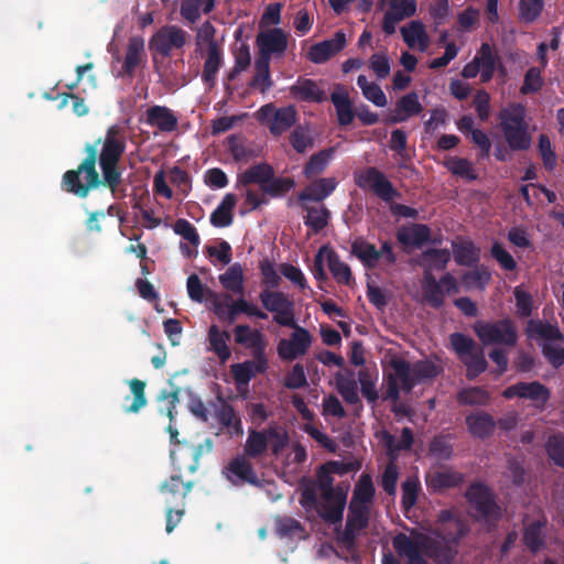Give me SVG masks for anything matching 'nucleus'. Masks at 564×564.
I'll return each instance as SVG.
<instances>
[{"instance_id": "nucleus-1", "label": "nucleus", "mask_w": 564, "mask_h": 564, "mask_svg": "<svg viewBox=\"0 0 564 564\" xmlns=\"http://www.w3.org/2000/svg\"><path fill=\"white\" fill-rule=\"evenodd\" d=\"M127 148V135L118 124L110 126L104 138L85 144L86 158L75 170L63 174L64 189L80 198L91 189L106 186L116 192L121 183L119 162Z\"/></svg>"}, {"instance_id": "nucleus-2", "label": "nucleus", "mask_w": 564, "mask_h": 564, "mask_svg": "<svg viewBox=\"0 0 564 564\" xmlns=\"http://www.w3.org/2000/svg\"><path fill=\"white\" fill-rule=\"evenodd\" d=\"M468 533V527L454 511L445 509L437 516V528L431 535L412 532L411 535L398 533L392 539L394 551L406 564H429V557L437 564H452L457 555L456 545Z\"/></svg>"}, {"instance_id": "nucleus-3", "label": "nucleus", "mask_w": 564, "mask_h": 564, "mask_svg": "<svg viewBox=\"0 0 564 564\" xmlns=\"http://www.w3.org/2000/svg\"><path fill=\"white\" fill-rule=\"evenodd\" d=\"M464 496L474 518L482 522L489 531L496 530L502 519L503 510L496 501V495L491 488L482 481H474L467 487Z\"/></svg>"}, {"instance_id": "nucleus-4", "label": "nucleus", "mask_w": 564, "mask_h": 564, "mask_svg": "<svg viewBox=\"0 0 564 564\" xmlns=\"http://www.w3.org/2000/svg\"><path fill=\"white\" fill-rule=\"evenodd\" d=\"M390 366L405 392L412 391L415 384L434 379L440 373L438 367L431 360H419L411 366L402 358H393Z\"/></svg>"}, {"instance_id": "nucleus-5", "label": "nucleus", "mask_w": 564, "mask_h": 564, "mask_svg": "<svg viewBox=\"0 0 564 564\" xmlns=\"http://www.w3.org/2000/svg\"><path fill=\"white\" fill-rule=\"evenodd\" d=\"M473 328L484 346L503 345L513 347L518 341L516 324L509 317L494 322L477 321Z\"/></svg>"}, {"instance_id": "nucleus-6", "label": "nucleus", "mask_w": 564, "mask_h": 564, "mask_svg": "<svg viewBox=\"0 0 564 564\" xmlns=\"http://www.w3.org/2000/svg\"><path fill=\"white\" fill-rule=\"evenodd\" d=\"M254 116L260 123L268 126L274 137L286 132L297 121V110L292 105L276 108L273 102H269L261 106Z\"/></svg>"}, {"instance_id": "nucleus-7", "label": "nucleus", "mask_w": 564, "mask_h": 564, "mask_svg": "<svg viewBox=\"0 0 564 564\" xmlns=\"http://www.w3.org/2000/svg\"><path fill=\"white\" fill-rule=\"evenodd\" d=\"M351 254L360 260L362 265L372 270L377 268L380 259H383L387 264H394L397 262V254L390 241L386 240L381 243L378 250L373 243L365 240L364 238H356L351 242Z\"/></svg>"}, {"instance_id": "nucleus-8", "label": "nucleus", "mask_w": 564, "mask_h": 564, "mask_svg": "<svg viewBox=\"0 0 564 564\" xmlns=\"http://www.w3.org/2000/svg\"><path fill=\"white\" fill-rule=\"evenodd\" d=\"M189 34L177 25L160 28L150 39L149 48L154 55L170 57L173 50H181L187 43Z\"/></svg>"}, {"instance_id": "nucleus-9", "label": "nucleus", "mask_w": 564, "mask_h": 564, "mask_svg": "<svg viewBox=\"0 0 564 564\" xmlns=\"http://www.w3.org/2000/svg\"><path fill=\"white\" fill-rule=\"evenodd\" d=\"M355 183L361 189H370L384 202H390L399 196L392 183L375 166L366 167L359 173H356Z\"/></svg>"}, {"instance_id": "nucleus-10", "label": "nucleus", "mask_w": 564, "mask_h": 564, "mask_svg": "<svg viewBox=\"0 0 564 564\" xmlns=\"http://www.w3.org/2000/svg\"><path fill=\"white\" fill-rule=\"evenodd\" d=\"M259 57L270 62L272 55L281 56L288 48V34L280 28H273L257 35Z\"/></svg>"}, {"instance_id": "nucleus-11", "label": "nucleus", "mask_w": 564, "mask_h": 564, "mask_svg": "<svg viewBox=\"0 0 564 564\" xmlns=\"http://www.w3.org/2000/svg\"><path fill=\"white\" fill-rule=\"evenodd\" d=\"M312 344V337L307 329L296 326L290 339H282L278 345V354L283 360L292 361L303 356Z\"/></svg>"}, {"instance_id": "nucleus-12", "label": "nucleus", "mask_w": 564, "mask_h": 564, "mask_svg": "<svg viewBox=\"0 0 564 564\" xmlns=\"http://www.w3.org/2000/svg\"><path fill=\"white\" fill-rule=\"evenodd\" d=\"M235 341L251 351L254 359H260L264 364L267 341L259 329H252L247 324L237 325L234 328Z\"/></svg>"}, {"instance_id": "nucleus-13", "label": "nucleus", "mask_w": 564, "mask_h": 564, "mask_svg": "<svg viewBox=\"0 0 564 564\" xmlns=\"http://www.w3.org/2000/svg\"><path fill=\"white\" fill-rule=\"evenodd\" d=\"M505 399H513L516 397L521 399H529L533 402L540 403L544 406L551 398L550 390L539 381L532 382H517L509 386L502 391Z\"/></svg>"}, {"instance_id": "nucleus-14", "label": "nucleus", "mask_w": 564, "mask_h": 564, "mask_svg": "<svg viewBox=\"0 0 564 564\" xmlns=\"http://www.w3.org/2000/svg\"><path fill=\"white\" fill-rule=\"evenodd\" d=\"M346 46V34L337 31L329 40L322 41L310 47L308 59L314 64H323Z\"/></svg>"}, {"instance_id": "nucleus-15", "label": "nucleus", "mask_w": 564, "mask_h": 564, "mask_svg": "<svg viewBox=\"0 0 564 564\" xmlns=\"http://www.w3.org/2000/svg\"><path fill=\"white\" fill-rule=\"evenodd\" d=\"M465 481V475L452 468L427 471L425 482L434 492H443L459 487Z\"/></svg>"}, {"instance_id": "nucleus-16", "label": "nucleus", "mask_w": 564, "mask_h": 564, "mask_svg": "<svg viewBox=\"0 0 564 564\" xmlns=\"http://www.w3.org/2000/svg\"><path fill=\"white\" fill-rule=\"evenodd\" d=\"M144 40L143 37L135 35L131 36L128 41L126 48V55L123 58L121 70L119 76L130 77L134 76L135 69L145 61Z\"/></svg>"}, {"instance_id": "nucleus-17", "label": "nucleus", "mask_w": 564, "mask_h": 564, "mask_svg": "<svg viewBox=\"0 0 564 564\" xmlns=\"http://www.w3.org/2000/svg\"><path fill=\"white\" fill-rule=\"evenodd\" d=\"M474 59L477 62L480 68V82L488 83L492 79L497 66L503 72V66L500 61V56L494 50V47L485 42L481 44Z\"/></svg>"}, {"instance_id": "nucleus-18", "label": "nucleus", "mask_w": 564, "mask_h": 564, "mask_svg": "<svg viewBox=\"0 0 564 564\" xmlns=\"http://www.w3.org/2000/svg\"><path fill=\"white\" fill-rule=\"evenodd\" d=\"M290 95L305 102H324L327 99L325 90L313 79L300 77L294 85L290 87Z\"/></svg>"}, {"instance_id": "nucleus-19", "label": "nucleus", "mask_w": 564, "mask_h": 564, "mask_svg": "<svg viewBox=\"0 0 564 564\" xmlns=\"http://www.w3.org/2000/svg\"><path fill=\"white\" fill-rule=\"evenodd\" d=\"M269 367L268 358L264 364L260 359L246 360L230 366V372L238 388L248 387L250 381L258 375L264 373Z\"/></svg>"}, {"instance_id": "nucleus-20", "label": "nucleus", "mask_w": 564, "mask_h": 564, "mask_svg": "<svg viewBox=\"0 0 564 564\" xmlns=\"http://www.w3.org/2000/svg\"><path fill=\"white\" fill-rule=\"evenodd\" d=\"M347 495L343 490H338V494L329 499H323V502L318 508V514L321 518L329 524H340L343 521V514L346 507Z\"/></svg>"}, {"instance_id": "nucleus-21", "label": "nucleus", "mask_w": 564, "mask_h": 564, "mask_svg": "<svg viewBox=\"0 0 564 564\" xmlns=\"http://www.w3.org/2000/svg\"><path fill=\"white\" fill-rule=\"evenodd\" d=\"M145 116V123L151 127H156L162 132L174 131L177 127V117L165 106L155 105L149 107Z\"/></svg>"}, {"instance_id": "nucleus-22", "label": "nucleus", "mask_w": 564, "mask_h": 564, "mask_svg": "<svg viewBox=\"0 0 564 564\" xmlns=\"http://www.w3.org/2000/svg\"><path fill=\"white\" fill-rule=\"evenodd\" d=\"M330 101L336 109L338 124L340 127L349 126L354 121L356 112L347 90L338 85L336 90L330 94Z\"/></svg>"}, {"instance_id": "nucleus-23", "label": "nucleus", "mask_w": 564, "mask_h": 564, "mask_svg": "<svg viewBox=\"0 0 564 564\" xmlns=\"http://www.w3.org/2000/svg\"><path fill=\"white\" fill-rule=\"evenodd\" d=\"M397 239L405 247L421 248L430 241L431 228L425 224L402 227L397 232Z\"/></svg>"}, {"instance_id": "nucleus-24", "label": "nucleus", "mask_w": 564, "mask_h": 564, "mask_svg": "<svg viewBox=\"0 0 564 564\" xmlns=\"http://www.w3.org/2000/svg\"><path fill=\"white\" fill-rule=\"evenodd\" d=\"M207 339L209 344L208 349L218 357L220 362L225 364L228 361L231 357V350L228 346L230 340L229 332L221 330L217 325L213 324L208 328Z\"/></svg>"}, {"instance_id": "nucleus-25", "label": "nucleus", "mask_w": 564, "mask_h": 564, "mask_svg": "<svg viewBox=\"0 0 564 564\" xmlns=\"http://www.w3.org/2000/svg\"><path fill=\"white\" fill-rule=\"evenodd\" d=\"M545 519H538L529 524H527L523 529L522 541L527 549L532 553H538L540 550L545 547V532L544 529L546 527Z\"/></svg>"}, {"instance_id": "nucleus-26", "label": "nucleus", "mask_w": 564, "mask_h": 564, "mask_svg": "<svg viewBox=\"0 0 564 564\" xmlns=\"http://www.w3.org/2000/svg\"><path fill=\"white\" fill-rule=\"evenodd\" d=\"M322 252H325L328 269L337 283L350 285L352 273L349 265L341 261L338 253L328 246H322Z\"/></svg>"}, {"instance_id": "nucleus-27", "label": "nucleus", "mask_w": 564, "mask_h": 564, "mask_svg": "<svg viewBox=\"0 0 564 564\" xmlns=\"http://www.w3.org/2000/svg\"><path fill=\"white\" fill-rule=\"evenodd\" d=\"M466 425L471 435L484 440L494 434L496 421L487 412L474 413L466 416Z\"/></svg>"}, {"instance_id": "nucleus-28", "label": "nucleus", "mask_w": 564, "mask_h": 564, "mask_svg": "<svg viewBox=\"0 0 564 564\" xmlns=\"http://www.w3.org/2000/svg\"><path fill=\"white\" fill-rule=\"evenodd\" d=\"M336 188V181L330 177L318 178L306 186L300 194L301 202H322L328 197Z\"/></svg>"}, {"instance_id": "nucleus-29", "label": "nucleus", "mask_w": 564, "mask_h": 564, "mask_svg": "<svg viewBox=\"0 0 564 564\" xmlns=\"http://www.w3.org/2000/svg\"><path fill=\"white\" fill-rule=\"evenodd\" d=\"M505 141L511 151H527L532 143L529 123L517 127H509L501 130Z\"/></svg>"}, {"instance_id": "nucleus-30", "label": "nucleus", "mask_w": 564, "mask_h": 564, "mask_svg": "<svg viewBox=\"0 0 564 564\" xmlns=\"http://www.w3.org/2000/svg\"><path fill=\"white\" fill-rule=\"evenodd\" d=\"M422 291L425 302L433 308H441L444 305L445 295L441 281H437L430 270L423 274Z\"/></svg>"}, {"instance_id": "nucleus-31", "label": "nucleus", "mask_w": 564, "mask_h": 564, "mask_svg": "<svg viewBox=\"0 0 564 564\" xmlns=\"http://www.w3.org/2000/svg\"><path fill=\"white\" fill-rule=\"evenodd\" d=\"M223 65V51L220 47H207L206 59L204 62L202 80L209 88L216 85L217 74Z\"/></svg>"}, {"instance_id": "nucleus-32", "label": "nucleus", "mask_w": 564, "mask_h": 564, "mask_svg": "<svg viewBox=\"0 0 564 564\" xmlns=\"http://www.w3.org/2000/svg\"><path fill=\"white\" fill-rule=\"evenodd\" d=\"M237 204V196L228 193L210 215V224L217 228H225L232 224V210Z\"/></svg>"}, {"instance_id": "nucleus-33", "label": "nucleus", "mask_w": 564, "mask_h": 564, "mask_svg": "<svg viewBox=\"0 0 564 564\" xmlns=\"http://www.w3.org/2000/svg\"><path fill=\"white\" fill-rule=\"evenodd\" d=\"M273 167L265 162L254 164L247 169L242 174L239 175V183L242 186L251 184H258L260 189L264 186L268 181L273 176Z\"/></svg>"}, {"instance_id": "nucleus-34", "label": "nucleus", "mask_w": 564, "mask_h": 564, "mask_svg": "<svg viewBox=\"0 0 564 564\" xmlns=\"http://www.w3.org/2000/svg\"><path fill=\"white\" fill-rule=\"evenodd\" d=\"M500 130L509 127H517L529 123L527 120V109L521 102H510L498 113Z\"/></svg>"}, {"instance_id": "nucleus-35", "label": "nucleus", "mask_w": 564, "mask_h": 564, "mask_svg": "<svg viewBox=\"0 0 564 564\" xmlns=\"http://www.w3.org/2000/svg\"><path fill=\"white\" fill-rule=\"evenodd\" d=\"M220 405L216 411L218 423L226 427L232 429L234 434L240 435L243 433L241 419L237 415L234 406L226 402L221 397L218 398Z\"/></svg>"}, {"instance_id": "nucleus-36", "label": "nucleus", "mask_w": 564, "mask_h": 564, "mask_svg": "<svg viewBox=\"0 0 564 564\" xmlns=\"http://www.w3.org/2000/svg\"><path fill=\"white\" fill-rule=\"evenodd\" d=\"M303 209L307 215L304 217V224L311 228L313 234H318L328 225L330 212L323 206H307L303 205Z\"/></svg>"}, {"instance_id": "nucleus-37", "label": "nucleus", "mask_w": 564, "mask_h": 564, "mask_svg": "<svg viewBox=\"0 0 564 564\" xmlns=\"http://www.w3.org/2000/svg\"><path fill=\"white\" fill-rule=\"evenodd\" d=\"M243 270L239 263L231 264L225 273L219 275L223 288L234 294H243Z\"/></svg>"}, {"instance_id": "nucleus-38", "label": "nucleus", "mask_w": 564, "mask_h": 564, "mask_svg": "<svg viewBox=\"0 0 564 564\" xmlns=\"http://www.w3.org/2000/svg\"><path fill=\"white\" fill-rule=\"evenodd\" d=\"M336 390L341 395L344 401L351 405H359L362 408L360 398L358 395V384L352 377H346L338 372L335 376Z\"/></svg>"}, {"instance_id": "nucleus-39", "label": "nucleus", "mask_w": 564, "mask_h": 564, "mask_svg": "<svg viewBox=\"0 0 564 564\" xmlns=\"http://www.w3.org/2000/svg\"><path fill=\"white\" fill-rule=\"evenodd\" d=\"M401 34L409 47H414L417 44L420 51L426 50L429 37L422 22L412 21L408 28L401 29Z\"/></svg>"}, {"instance_id": "nucleus-40", "label": "nucleus", "mask_w": 564, "mask_h": 564, "mask_svg": "<svg viewBox=\"0 0 564 564\" xmlns=\"http://www.w3.org/2000/svg\"><path fill=\"white\" fill-rule=\"evenodd\" d=\"M525 332L531 338H541L544 340H561L563 338V335L556 326L543 321L530 319Z\"/></svg>"}, {"instance_id": "nucleus-41", "label": "nucleus", "mask_w": 564, "mask_h": 564, "mask_svg": "<svg viewBox=\"0 0 564 564\" xmlns=\"http://www.w3.org/2000/svg\"><path fill=\"white\" fill-rule=\"evenodd\" d=\"M228 470L241 481L250 485H258L259 479L252 464L245 456L232 458L228 465Z\"/></svg>"}, {"instance_id": "nucleus-42", "label": "nucleus", "mask_w": 564, "mask_h": 564, "mask_svg": "<svg viewBox=\"0 0 564 564\" xmlns=\"http://www.w3.org/2000/svg\"><path fill=\"white\" fill-rule=\"evenodd\" d=\"M254 68L256 75L250 82V87L258 89L261 94H264L273 85L270 74V62H268L265 57L257 58Z\"/></svg>"}, {"instance_id": "nucleus-43", "label": "nucleus", "mask_w": 564, "mask_h": 564, "mask_svg": "<svg viewBox=\"0 0 564 564\" xmlns=\"http://www.w3.org/2000/svg\"><path fill=\"white\" fill-rule=\"evenodd\" d=\"M454 259L459 265L471 267L479 262V249L470 241L453 245Z\"/></svg>"}, {"instance_id": "nucleus-44", "label": "nucleus", "mask_w": 564, "mask_h": 564, "mask_svg": "<svg viewBox=\"0 0 564 564\" xmlns=\"http://www.w3.org/2000/svg\"><path fill=\"white\" fill-rule=\"evenodd\" d=\"M375 492L376 490L371 476L368 474H362L359 481L356 484L350 501H356L357 503L369 506L375 497Z\"/></svg>"}, {"instance_id": "nucleus-45", "label": "nucleus", "mask_w": 564, "mask_h": 564, "mask_svg": "<svg viewBox=\"0 0 564 564\" xmlns=\"http://www.w3.org/2000/svg\"><path fill=\"white\" fill-rule=\"evenodd\" d=\"M262 306L273 313L285 306H293V302L280 291L263 290L259 294Z\"/></svg>"}, {"instance_id": "nucleus-46", "label": "nucleus", "mask_w": 564, "mask_h": 564, "mask_svg": "<svg viewBox=\"0 0 564 564\" xmlns=\"http://www.w3.org/2000/svg\"><path fill=\"white\" fill-rule=\"evenodd\" d=\"M467 369L466 377L474 380L487 369V360L481 349L476 348L470 355L463 357L460 360Z\"/></svg>"}, {"instance_id": "nucleus-47", "label": "nucleus", "mask_w": 564, "mask_h": 564, "mask_svg": "<svg viewBox=\"0 0 564 564\" xmlns=\"http://www.w3.org/2000/svg\"><path fill=\"white\" fill-rule=\"evenodd\" d=\"M489 400L488 391L481 387L465 388L457 394L458 403L464 405H486Z\"/></svg>"}, {"instance_id": "nucleus-48", "label": "nucleus", "mask_w": 564, "mask_h": 564, "mask_svg": "<svg viewBox=\"0 0 564 564\" xmlns=\"http://www.w3.org/2000/svg\"><path fill=\"white\" fill-rule=\"evenodd\" d=\"M386 446L389 454H394L401 451H409L412 448L414 443L413 431L410 427H403L401 431L400 441L395 442V438L390 433L386 432L383 435Z\"/></svg>"}, {"instance_id": "nucleus-49", "label": "nucleus", "mask_w": 564, "mask_h": 564, "mask_svg": "<svg viewBox=\"0 0 564 564\" xmlns=\"http://www.w3.org/2000/svg\"><path fill=\"white\" fill-rule=\"evenodd\" d=\"M268 448L267 434L260 431L250 430L245 444V453L248 457L257 458L265 453Z\"/></svg>"}, {"instance_id": "nucleus-50", "label": "nucleus", "mask_w": 564, "mask_h": 564, "mask_svg": "<svg viewBox=\"0 0 564 564\" xmlns=\"http://www.w3.org/2000/svg\"><path fill=\"white\" fill-rule=\"evenodd\" d=\"M369 506H364L357 503L356 501H350L346 523L349 524V527L364 530L369 524Z\"/></svg>"}, {"instance_id": "nucleus-51", "label": "nucleus", "mask_w": 564, "mask_h": 564, "mask_svg": "<svg viewBox=\"0 0 564 564\" xmlns=\"http://www.w3.org/2000/svg\"><path fill=\"white\" fill-rule=\"evenodd\" d=\"M333 154V149H325L313 154L304 166V175L311 178L321 174L327 166Z\"/></svg>"}, {"instance_id": "nucleus-52", "label": "nucleus", "mask_w": 564, "mask_h": 564, "mask_svg": "<svg viewBox=\"0 0 564 564\" xmlns=\"http://www.w3.org/2000/svg\"><path fill=\"white\" fill-rule=\"evenodd\" d=\"M295 185V182L291 177H275L273 176L264 184L261 188L263 195L270 197H282L289 193Z\"/></svg>"}, {"instance_id": "nucleus-53", "label": "nucleus", "mask_w": 564, "mask_h": 564, "mask_svg": "<svg viewBox=\"0 0 564 564\" xmlns=\"http://www.w3.org/2000/svg\"><path fill=\"white\" fill-rule=\"evenodd\" d=\"M422 259L427 263L429 269L443 271L451 260V252L448 249L430 248L422 252Z\"/></svg>"}, {"instance_id": "nucleus-54", "label": "nucleus", "mask_w": 564, "mask_h": 564, "mask_svg": "<svg viewBox=\"0 0 564 564\" xmlns=\"http://www.w3.org/2000/svg\"><path fill=\"white\" fill-rule=\"evenodd\" d=\"M490 280L491 273L485 267H477L475 270L465 272L462 276V282L466 289L478 288L481 291L485 290Z\"/></svg>"}, {"instance_id": "nucleus-55", "label": "nucleus", "mask_w": 564, "mask_h": 564, "mask_svg": "<svg viewBox=\"0 0 564 564\" xmlns=\"http://www.w3.org/2000/svg\"><path fill=\"white\" fill-rule=\"evenodd\" d=\"M131 393L133 394L132 403L124 409L126 413H138L142 408L148 404L145 397V382L133 378L129 381Z\"/></svg>"}, {"instance_id": "nucleus-56", "label": "nucleus", "mask_w": 564, "mask_h": 564, "mask_svg": "<svg viewBox=\"0 0 564 564\" xmlns=\"http://www.w3.org/2000/svg\"><path fill=\"white\" fill-rule=\"evenodd\" d=\"M545 451L550 459L558 467L564 468V435H551L545 444Z\"/></svg>"}, {"instance_id": "nucleus-57", "label": "nucleus", "mask_w": 564, "mask_h": 564, "mask_svg": "<svg viewBox=\"0 0 564 564\" xmlns=\"http://www.w3.org/2000/svg\"><path fill=\"white\" fill-rule=\"evenodd\" d=\"M430 455L440 460H447L453 455V445L448 435L435 436L429 446Z\"/></svg>"}, {"instance_id": "nucleus-58", "label": "nucleus", "mask_w": 564, "mask_h": 564, "mask_svg": "<svg viewBox=\"0 0 564 564\" xmlns=\"http://www.w3.org/2000/svg\"><path fill=\"white\" fill-rule=\"evenodd\" d=\"M448 171L457 176H460L467 181L477 180L478 175L470 161L464 158H453L446 164Z\"/></svg>"}, {"instance_id": "nucleus-59", "label": "nucleus", "mask_w": 564, "mask_h": 564, "mask_svg": "<svg viewBox=\"0 0 564 564\" xmlns=\"http://www.w3.org/2000/svg\"><path fill=\"white\" fill-rule=\"evenodd\" d=\"M228 150L236 162H248L257 156L256 151L247 147L237 135L228 137Z\"/></svg>"}, {"instance_id": "nucleus-60", "label": "nucleus", "mask_w": 564, "mask_h": 564, "mask_svg": "<svg viewBox=\"0 0 564 564\" xmlns=\"http://www.w3.org/2000/svg\"><path fill=\"white\" fill-rule=\"evenodd\" d=\"M544 9V0H520L519 14L525 23L534 22Z\"/></svg>"}, {"instance_id": "nucleus-61", "label": "nucleus", "mask_w": 564, "mask_h": 564, "mask_svg": "<svg viewBox=\"0 0 564 564\" xmlns=\"http://www.w3.org/2000/svg\"><path fill=\"white\" fill-rule=\"evenodd\" d=\"M449 343L460 360L476 349L475 340L463 333H453L449 336Z\"/></svg>"}, {"instance_id": "nucleus-62", "label": "nucleus", "mask_w": 564, "mask_h": 564, "mask_svg": "<svg viewBox=\"0 0 564 564\" xmlns=\"http://www.w3.org/2000/svg\"><path fill=\"white\" fill-rule=\"evenodd\" d=\"M538 150L545 170L553 171L556 166L557 158L546 134L542 133L539 135Z\"/></svg>"}, {"instance_id": "nucleus-63", "label": "nucleus", "mask_w": 564, "mask_h": 564, "mask_svg": "<svg viewBox=\"0 0 564 564\" xmlns=\"http://www.w3.org/2000/svg\"><path fill=\"white\" fill-rule=\"evenodd\" d=\"M290 144L297 153H304L313 147V139L308 130L303 126H297L289 137Z\"/></svg>"}, {"instance_id": "nucleus-64", "label": "nucleus", "mask_w": 564, "mask_h": 564, "mask_svg": "<svg viewBox=\"0 0 564 564\" xmlns=\"http://www.w3.org/2000/svg\"><path fill=\"white\" fill-rule=\"evenodd\" d=\"M174 232L187 240L194 248L200 243L199 235L195 226L187 219L180 218L173 225Z\"/></svg>"}]
</instances>
